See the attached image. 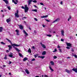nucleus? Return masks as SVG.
<instances>
[{
	"label": "nucleus",
	"mask_w": 77,
	"mask_h": 77,
	"mask_svg": "<svg viewBox=\"0 0 77 77\" xmlns=\"http://www.w3.org/2000/svg\"><path fill=\"white\" fill-rule=\"evenodd\" d=\"M6 40H7V41H8V42H10V44H11V45L12 46L13 45H15V46L16 47H20V45H17L16 44H12V42H11V40H9V39L6 38Z\"/></svg>",
	"instance_id": "obj_1"
},
{
	"label": "nucleus",
	"mask_w": 77,
	"mask_h": 77,
	"mask_svg": "<svg viewBox=\"0 0 77 77\" xmlns=\"http://www.w3.org/2000/svg\"><path fill=\"white\" fill-rule=\"evenodd\" d=\"M25 10V12L26 13V12H28L29 11V8L27 7V5L25 6V8L24 9Z\"/></svg>",
	"instance_id": "obj_2"
},
{
	"label": "nucleus",
	"mask_w": 77,
	"mask_h": 77,
	"mask_svg": "<svg viewBox=\"0 0 77 77\" xmlns=\"http://www.w3.org/2000/svg\"><path fill=\"white\" fill-rule=\"evenodd\" d=\"M60 21V18H57L55 20L53 21L52 23H54L56 22H58V21Z\"/></svg>",
	"instance_id": "obj_3"
},
{
	"label": "nucleus",
	"mask_w": 77,
	"mask_h": 77,
	"mask_svg": "<svg viewBox=\"0 0 77 77\" xmlns=\"http://www.w3.org/2000/svg\"><path fill=\"white\" fill-rule=\"evenodd\" d=\"M15 32H16V34L17 36H20V31L18 29H16L15 30Z\"/></svg>",
	"instance_id": "obj_4"
},
{
	"label": "nucleus",
	"mask_w": 77,
	"mask_h": 77,
	"mask_svg": "<svg viewBox=\"0 0 77 77\" xmlns=\"http://www.w3.org/2000/svg\"><path fill=\"white\" fill-rule=\"evenodd\" d=\"M66 45L68 47H72V45H71V43L66 42Z\"/></svg>",
	"instance_id": "obj_5"
},
{
	"label": "nucleus",
	"mask_w": 77,
	"mask_h": 77,
	"mask_svg": "<svg viewBox=\"0 0 77 77\" xmlns=\"http://www.w3.org/2000/svg\"><path fill=\"white\" fill-rule=\"evenodd\" d=\"M61 33V35H62V36H65L64 35V30H63V29H62L61 31H60Z\"/></svg>",
	"instance_id": "obj_6"
},
{
	"label": "nucleus",
	"mask_w": 77,
	"mask_h": 77,
	"mask_svg": "<svg viewBox=\"0 0 77 77\" xmlns=\"http://www.w3.org/2000/svg\"><path fill=\"white\" fill-rule=\"evenodd\" d=\"M12 46L14 48H15V50H17V51L18 52H19V51H20V50H19V49L18 48H17V47H15V45H13Z\"/></svg>",
	"instance_id": "obj_7"
},
{
	"label": "nucleus",
	"mask_w": 77,
	"mask_h": 77,
	"mask_svg": "<svg viewBox=\"0 0 77 77\" xmlns=\"http://www.w3.org/2000/svg\"><path fill=\"white\" fill-rule=\"evenodd\" d=\"M23 32L24 34H25V37L27 36H28V34H27V32H26L25 30H23Z\"/></svg>",
	"instance_id": "obj_8"
},
{
	"label": "nucleus",
	"mask_w": 77,
	"mask_h": 77,
	"mask_svg": "<svg viewBox=\"0 0 77 77\" xmlns=\"http://www.w3.org/2000/svg\"><path fill=\"white\" fill-rule=\"evenodd\" d=\"M18 26H19V28L20 29H21V30H23V26L21 25H18Z\"/></svg>",
	"instance_id": "obj_9"
},
{
	"label": "nucleus",
	"mask_w": 77,
	"mask_h": 77,
	"mask_svg": "<svg viewBox=\"0 0 77 77\" xmlns=\"http://www.w3.org/2000/svg\"><path fill=\"white\" fill-rule=\"evenodd\" d=\"M3 0V1H4V2H5V3L6 5H8V4H9V2L8 1V0Z\"/></svg>",
	"instance_id": "obj_10"
},
{
	"label": "nucleus",
	"mask_w": 77,
	"mask_h": 77,
	"mask_svg": "<svg viewBox=\"0 0 77 77\" xmlns=\"http://www.w3.org/2000/svg\"><path fill=\"white\" fill-rule=\"evenodd\" d=\"M25 71L26 74H30V73L29 72V70H28V69H26L25 70Z\"/></svg>",
	"instance_id": "obj_11"
},
{
	"label": "nucleus",
	"mask_w": 77,
	"mask_h": 77,
	"mask_svg": "<svg viewBox=\"0 0 77 77\" xmlns=\"http://www.w3.org/2000/svg\"><path fill=\"white\" fill-rule=\"evenodd\" d=\"M49 68H50V70H51V71L52 72H53V71H54V70H53V69H52V68H51V66H49Z\"/></svg>",
	"instance_id": "obj_12"
},
{
	"label": "nucleus",
	"mask_w": 77,
	"mask_h": 77,
	"mask_svg": "<svg viewBox=\"0 0 77 77\" xmlns=\"http://www.w3.org/2000/svg\"><path fill=\"white\" fill-rule=\"evenodd\" d=\"M32 1V0H29L27 2L28 3V5H30L31 4V2Z\"/></svg>",
	"instance_id": "obj_13"
},
{
	"label": "nucleus",
	"mask_w": 77,
	"mask_h": 77,
	"mask_svg": "<svg viewBox=\"0 0 77 77\" xmlns=\"http://www.w3.org/2000/svg\"><path fill=\"white\" fill-rule=\"evenodd\" d=\"M15 17H17V18H19V17H20V16L18 15V14L15 13Z\"/></svg>",
	"instance_id": "obj_14"
},
{
	"label": "nucleus",
	"mask_w": 77,
	"mask_h": 77,
	"mask_svg": "<svg viewBox=\"0 0 77 77\" xmlns=\"http://www.w3.org/2000/svg\"><path fill=\"white\" fill-rule=\"evenodd\" d=\"M8 47H9V50H11L12 48V46L11 45H8Z\"/></svg>",
	"instance_id": "obj_15"
},
{
	"label": "nucleus",
	"mask_w": 77,
	"mask_h": 77,
	"mask_svg": "<svg viewBox=\"0 0 77 77\" xmlns=\"http://www.w3.org/2000/svg\"><path fill=\"white\" fill-rule=\"evenodd\" d=\"M72 70L74 71H75V72H77V68L76 69H72Z\"/></svg>",
	"instance_id": "obj_16"
},
{
	"label": "nucleus",
	"mask_w": 77,
	"mask_h": 77,
	"mask_svg": "<svg viewBox=\"0 0 77 77\" xmlns=\"http://www.w3.org/2000/svg\"><path fill=\"white\" fill-rule=\"evenodd\" d=\"M48 17V16L47 15L41 16V18H47V17Z\"/></svg>",
	"instance_id": "obj_17"
},
{
	"label": "nucleus",
	"mask_w": 77,
	"mask_h": 77,
	"mask_svg": "<svg viewBox=\"0 0 77 77\" xmlns=\"http://www.w3.org/2000/svg\"><path fill=\"white\" fill-rule=\"evenodd\" d=\"M42 55H43V56H44V55H45V54H46V51H44L42 52Z\"/></svg>",
	"instance_id": "obj_18"
},
{
	"label": "nucleus",
	"mask_w": 77,
	"mask_h": 77,
	"mask_svg": "<svg viewBox=\"0 0 77 77\" xmlns=\"http://www.w3.org/2000/svg\"><path fill=\"white\" fill-rule=\"evenodd\" d=\"M50 63H51V65H53V66H54V62L53 61H51L50 62Z\"/></svg>",
	"instance_id": "obj_19"
},
{
	"label": "nucleus",
	"mask_w": 77,
	"mask_h": 77,
	"mask_svg": "<svg viewBox=\"0 0 77 77\" xmlns=\"http://www.w3.org/2000/svg\"><path fill=\"white\" fill-rule=\"evenodd\" d=\"M8 56H9V57H12V58H15V57H13V55H11V54H9L8 55Z\"/></svg>",
	"instance_id": "obj_20"
},
{
	"label": "nucleus",
	"mask_w": 77,
	"mask_h": 77,
	"mask_svg": "<svg viewBox=\"0 0 77 77\" xmlns=\"http://www.w3.org/2000/svg\"><path fill=\"white\" fill-rule=\"evenodd\" d=\"M6 21L8 23L10 22V21H11V19H7L6 20Z\"/></svg>",
	"instance_id": "obj_21"
},
{
	"label": "nucleus",
	"mask_w": 77,
	"mask_h": 77,
	"mask_svg": "<svg viewBox=\"0 0 77 77\" xmlns=\"http://www.w3.org/2000/svg\"><path fill=\"white\" fill-rule=\"evenodd\" d=\"M66 71L67 72V73H69V74H70V73L71 72H70V71L68 70L67 69H66Z\"/></svg>",
	"instance_id": "obj_22"
},
{
	"label": "nucleus",
	"mask_w": 77,
	"mask_h": 77,
	"mask_svg": "<svg viewBox=\"0 0 77 77\" xmlns=\"http://www.w3.org/2000/svg\"><path fill=\"white\" fill-rule=\"evenodd\" d=\"M3 31V27H0V32H2Z\"/></svg>",
	"instance_id": "obj_23"
},
{
	"label": "nucleus",
	"mask_w": 77,
	"mask_h": 77,
	"mask_svg": "<svg viewBox=\"0 0 77 77\" xmlns=\"http://www.w3.org/2000/svg\"><path fill=\"white\" fill-rule=\"evenodd\" d=\"M27 60V57H25L23 59V61L25 62V61H26V60Z\"/></svg>",
	"instance_id": "obj_24"
},
{
	"label": "nucleus",
	"mask_w": 77,
	"mask_h": 77,
	"mask_svg": "<svg viewBox=\"0 0 77 77\" xmlns=\"http://www.w3.org/2000/svg\"><path fill=\"white\" fill-rule=\"evenodd\" d=\"M42 46L43 48H46V47L45 46V45H44V44L43 45H42Z\"/></svg>",
	"instance_id": "obj_25"
},
{
	"label": "nucleus",
	"mask_w": 77,
	"mask_h": 77,
	"mask_svg": "<svg viewBox=\"0 0 77 77\" xmlns=\"http://www.w3.org/2000/svg\"><path fill=\"white\" fill-rule=\"evenodd\" d=\"M19 55L20 56V57H23V56L22 54H21L20 53H19Z\"/></svg>",
	"instance_id": "obj_26"
},
{
	"label": "nucleus",
	"mask_w": 77,
	"mask_h": 77,
	"mask_svg": "<svg viewBox=\"0 0 77 77\" xmlns=\"http://www.w3.org/2000/svg\"><path fill=\"white\" fill-rule=\"evenodd\" d=\"M28 53H31V50H30V49H29L28 50Z\"/></svg>",
	"instance_id": "obj_27"
},
{
	"label": "nucleus",
	"mask_w": 77,
	"mask_h": 77,
	"mask_svg": "<svg viewBox=\"0 0 77 77\" xmlns=\"http://www.w3.org/2000/svg\"><path fill=\"white\" fill-rule=\"evenodd\" d=\"M72 56H74L75 58H76V59H77V56L76 55L73 54L72 55Z\"/></svg>",
	"instance_id": "obj_28"
},
{
	"label": "nucleus",
	"mask_w": 77,
	"mask_h": 77,
	"mask_svg": "<svg viewBox=\"0 0 77 77\" xmlns=\"http://www.w3.org/2000/svg\"><path fill=\"white\" fill-rule=\"evenodd\" d=\"M12 2H13L14 3V4H15V5H17V3L15 1V0H12Z\"/></svg>",
	"instance_id": "obj_29"
},
{
	"label": "nucleus",
	"mask_w": 77,
	"mask_h": 77,
	"mask_svg": "<svg viewBox=\"0 0 77 77\" xmlns=\"http://www.w3.org/2000/svg\"><path fill=\"white\" fill-rule=\"evenodd\" d=\"M46 36H48V37H51V36H52L51 35H50V34H47L46 35Z\"/></svg>",
	"instance_id": "obj_30"
},
{
	"label": "nucleus",
	"mask_w": 77,
	"mask_h": 77,
	"mask_svg": "<svg viewBox=\"0 0 77 77\" xmlns=\"http://www.w3.org/2000/svg\"><path fill=\"white\" fill-rule=\"evenodd\" d=\"M71 48V47H70V46H67L66 47V48H67V49H69L70 48Z\"/></svg>",
	"instance_id": "obj_31"
},
{
	"label": "nucleus",
	"mask_w": 77,
	"mask_h": 77,
	"mask_svg": "<svg viewBox=\"0 0 77 77\" xmlns=\"http://www.w3.org/2000/svg\"><path fill=\"white\" fill-rule=\"evenodd\" d=\"M32 11H34V12H37V9L32 10Z\"/></svg>",
	"instance_id": "obj_32"
},
{
	"label": "nucleus",
	"mask_w": 77,
	"mask_h": 77,
	"mask_svg": "<svg viewBox=\"0 0 77 77\" xmlns=\"http://www.w3.org/2000/svg\"><path fill=\"white\" fill-rule=\"evenodd\" d=\"M1 44H3V45H5V43H4L3 42H1Z\"/></svg>",
	"instance_id": "obj_33"
},
{
	"label": "nucleus",
	"mask_w": 77,
	"mask_h": 77,
	"mask_svg": "<svg viewBox=\"0 0 77 77\" xmlns=\"http://www.w3.org/2000/svg\"><path fill=\"white\" fill-rule=\"evenodd\" d=\"M70 19H71V16H69V18L68 19V21H69V20Z\"/></svg>",
	"instance_id": "obj_34"
},
{
	"label": "nucleus",
	"mask_w": 77,
	"mask_h": 77,
	"mask_svg": "<svg viewBox=\"0 0 77 77\" xmlns=\"http://www.w3.org/2000/svg\"><path fill=\"white\" fill-rule=\"evenodd\" d=\"M7 8L8 9V10H11V7L10 6H8Z\"/></svg>",
	"instance_id": "obj_35"
},
{
	"label": "nucleus",
	"mask_w": 77,
	"mask_h": 77,
	"mask_svg": "<svg viewBox=\"0 0 77 77\" xmlns=\"http://www.w3.org/2000/svg\"><path fill=\"white\" fill-rule=\"evenodd\" d=\"M34 33L35 34H36V33H37V31L36 30H34Z\"/></svg>",
	"instance_id": "obj_36"
},
{
	"label": "nucleus",
	"mask_w": 77,
	"mask_h": 77,
	"mask_svg": "<svg viewBox=\"0 0 77 77\" xmlns=\"http://www.w3.org/2000/svg\"><path fill=\"white\" fill-rule=\"evenodd\" d=\"M45 57V56H41V58L42 59H43Z\"/></svg>",
	"instance_id": "obj_37"
},
{
	"label": "nucleus",
	"mask_w": 77,
	"mask_h": 77,
	"mask_svg": "<svg viewBox=\"0 0 77 77\" xmlns=\"http://www.w3.org/2000/svg\"><path fill=\"white\" fill-rule=\"evenodd\" d=\"M59 50L60 51V53H62V51L61 49H59Z\"/></svg>",
	"instance_id": "obj_38"
},
{
	"label": "nucleus",
	"mask_w": 77,
	"mask_h": 77,
	"mask_svg": "<svg viewBox=\"0 0 77 77\" xmlns=\"http://www.w3.org/2000/svg\"><path fill=\"white\" fill-rule=\"evenodd\" d=\"M35 58H33L31 60V61H32V62L33 61H35Z\"/></svg>",
	"instance_id": "obj_39"
},
{
	"label": "nucleus",
	"mask_w": 77,
	"mask_h": 77,
	"mask_svg": "<svg viewBox=\"0 0 77 77\" xmlns=\"http://www.w3.org/2000/svg\"><path fill=\"white\" fill-rule=\"evenodd\" d=\"M32 2L33 3H36V2H37V1L36 0H35L33 1Z\"/></svg>",
	"instance_id": "obj_40"
},
{
	"label": "nucleus",
	"mask_w": 77,
	"mask_h": 77,
	"mask_svg": "<svg viewBox=\"0 0 77 77\" xmlns=\"http://www.w3.org/2000/svg\"><path fill=\"white\" fill-rule=\"evenodd\" d=\"M45 20H46V21L47 22H50V20H49L45 19Z\"/></svg>",
	"instance_id": "obj_41"
},
{
	"label": "nucleus",
	"mask_w": 77,
	"mask_h": 77,
	"mask_svg": "<svg viewBox=\"0 0 77 77\" xmlns=\"http://www.w3.org/2000/svg\"><path fill=\"white\" fill-rule=\"evenodd\" d=\"M24 18H27V17H23L22 18V20H24Z\"/></svg>",
	"instance_id": "obj_42"
},
{
	"label": "nucleus",
	"mask_w": 77,
	"mask_h": 77,
	"mask_svg": "<svg viewBox=\"0 0 77 77\" xmlns=\"http://www.w3.org/2000/svg\"><path fill=\"white\" fill-rule=\"evenodd\" d=\"M57 57L56 56H54V59H57Z\"/></svg>",
	"instance_id": "obj_43"
},
{
	"label": "nucleus",
	"mask_w": 77,
	"mask_h": 77,
	"mask_svg": "<svg viewBox=\"0 0 77 77\" xmlns=\"http://www.w3.org/2000/svg\"><path fill=\"white\" fill-rule=\"evenodd\" d=\"M56 51H57V50H56V49H55L54 50V51H53V52L54 53V52H56Z\"/></svg>",
	"instance_id": "obj_44"
},
{
	"label": "nucleus",
	"mask_w": 77,
	"mask_h": 77,
	"mask_svg": "<svg viewBox=\"0 0 77 77\" xmlns=\"http://www.w3.org/2000/svg\"><path fill=\"white\" fill-rule=\"evenodd\" d=\"M61 41H62V42H63L64 41V39H61Z\"/></svg>",
	"instance_id": "obj_45"
},
{
	"label": "nucleus",
	"mask_w": 77,
	"mask_h": 77,
	"mask_svg": "<svg viewBox=\"0 0 77 77\" xmlns=\"http://www.w3.org/2000/svg\"><path fill=\"white\" fill-rule=\"evenodd\" d=\"M57 48H60V46L59 45H58L57 47Z\"/></svg>",
	"instance_id": "obj_46"
},
{
	"label": "nucleus",
	"mask_w": 77,
	"mask_h": 77,
	"mask_svg": "<svg viewBox=\"0 0 77 77\" xmlns=\"http://www.w3.org/2000/svg\"><path fill=\"white\" fill-rule=\"evenodd\" d=\"M21 8H22V9H25V7H24V6H22L21 7Z\"/></svg>",
	"instance_id": "obj_47"
},
{
	"label": "nucleus",
	"mask_w": 77,
	"mask_h": 77,
	"mask_svg": "<svg viewBox=\"0 0 77 77\" xmlns=\"http://www.w3.org/2000/svg\"><path fill=\"white\" fill-rule=\"evenodd\" d=\"M5 59H7V57H6V55H5V57H4Z\"/></svg>",
	"instance_id": "obj_48"
},
{
	"label": "nucleus",
	"mask_w": 77,
	"mask_h": 77,
	"mask_svg": "<svg viewBox=\"0 0 77 77\" xmlns=\"http://www.w3.org/2000/svg\"><path fill=\"white\" fill-rule=\"evenodd\" d=\"M40 5H43V6H44V4H43V3H42L41 2V3H40Z\"/></svg>",
	"instance_id": "obj_49"
},
{
	"label": "nucleus",
	"mask_w": 77,
	"mask_h": 77,
	"mask_svg": "<svg viewBox=\"0 0 77 77\" xmlns=\"http://www.w3.org/2000/svg\"><path fill=\"white\" fill-rule=\"evenodd\" d=\"M18 12H19L18 10H17V13H15V14H18Z\"/></svg>",
	"instance_id": "obj_50"
},
{
	"label": "nucleus",
	"mask_w": 77,
	"mask_h": 77,
	"mask_svg": "<svg viewBox=\"0 0 77 77\" xmlns=\"http://www.w3.org/2000/svg\"><path fill=\"white\" fill-rule=\"evenodd\" d=\"M34 20H35V21H38V19H37V18H34Z\"/></svg>",
	"instance_id": "obj_51"
},
{
	"label": "nucleus",
	"mask_w": 77,
	"mask_h": 77,
	"mask_svg": "<svg viewBox=\"0 0 77 77\" xmlns=\"http://www.w3.org/2000/svg\"><path fill=\"white\" fill-rule=\"evenodd\" d=\"M60 5H63V2L61 1L60 3Z\"/></svg>",
	"instance_id": "obj_52"
},
{
	"label": "nucleus",
	"mask_w": 77,
	"mask_h": 77,
	"mask_svg": "<svg viewBox=\"0 0 77 77\" xmlns=\"http://www.w3.org/2000/svg\"><path fill=\"white\" fill-rule=\"evenodd\" d=\"M32 48L33 49H34V50H35V46H33L32 47Z\"/></svg>",
	"instance_id": "obj_53"
},
{
	"label": "nucleus",
	"mask_w": 77,
	"mask_h": 77,
	"mask_svg": "<svg viewBox=\"0 0 77 77\" xmlns=\"http://www.w3.org/2000/svg\"><path fill=\"white\" fill-rule=\"evenodd\" d=\"M34 57L35 58H36V57H37V55H34Z\"/></svg>",
	"instance_id": "obj_54"
},
{
	"label": "nucleus",
	"mask_w": 77,
	"mask_h": 77,
	"mask_svg": "<svg viewBox=\"0 0 77 77\" xmlns=\"http://www.w3.org/2000/svg\"><path fill=\"white\" fill-rule=\"evenodd\" d=\"M74 49H72L71 50V51H72V52H74Z\"/></svg>",
	"instance_id": "obj_55"
},
{
	"label": "nucleus",
	"mask_w": 77,
	"mask_h": 77,
	"mask_svg": "<svg viewBox=\"0 0 77 77\" xmlns=\"http://www.w3.org/2000/svg\"><path fill=\"white\" fill-rule=\"evenodd\" d=\"M6 51L7 53H8L9 52V50H7Z\"/></svg>",
	"instance_id": "obj_56"
},
{
	"label": "nucleus",
	"mask_w": 77,
	"mask_h": 77,
	"mask_svg": "<svg viewBox=\"0 0 77 77\" xmlns=\"http://www.w3.org/2000/svg\"><path fill=\"white\" fill-rule=\"evenodd\" d=\"M9 64H11L12 63V62H11V61H9Z\"/></svg>",
	"instance_id": "obj_57"
},
{
	"label": "nucleus",
	"mask_w": 77,
	"mask_h": 77,
	"mask_svg": "<svg viewBox=\"0 0 77 77\" xmlns=\"http://www.w3.org/2000/svg\"><path fill=\"white\" fill-rule=\"evenodd\" d=\"M45 77H48V75H45Z\"/></svg>",
	"instance_id": "obj_58"
},
{
	"label": "nucleus",
	"mask_w": 77,
	"mask_h": 77,
	"mask_svg": "<svg viewBox=\"0 0 77 77\" xmlns=\"http://www.w3.org/2000/svg\"><path fill=\"white\" fill-rule=\"evenodd\" d=\"M15 1L16 2H17V3H18V0H15Z\"/></svg>",
	"instance_id": "obj_59"
},
{
	"label": "nucleus",
	"mask_w": 77,
	"mask_h": 77,
	"mask_svg": "<svg viewBox=\"0 0 77 77\" xmlns=\"http://www.w3.org/2000/svg\"><path fill=\"white\" fill-rule=\"evenodd\" d=\"M49 32L50 33H51V30H49Z\"/></svg>",
	"instance_id": "obj_60"
},
{
	"label": "nucleus",
	"mask_w": 77,
	"mask_h": 77,
	"mask_svg": "<svg viewBox=\"0 0 77 77\" xmlns=\"http://www.w3.org/2000/svg\"><path fill=\"white\" fill-rule=\"evenodd\" d=\"M34 7H35V8H37V7H36V6L35 5H34Z\"/></svg>",
	"instance_id": "obj_61"
},
{
	"label": "nucleus",
	"mask_w": 77,
	"mask_h": 77,
	"mask_svg": "<svg viewBox=\"0 0 77 77\" xmlns=\"http://www.w3.org/2000/svg\"><path fill=\"white\" fill-rule=\"evenodd\" d=\"M42 26H43V27H45V26L44 25H43Z\"/></svg>",
	"instance_id": "obj_62"
},
{
	"label": "nucleus",
	"mask_w": 77,
	"mask_h": 77,
	"mask_svg": "<svg viewBox=\"0 0 77 77\" xmlns=\"http://www.w3.org/2000/svg\"><path fill=\"white\" fill-rule=\"evenodd\" d=\"M9 75H11V72L9 73Z\"/></svg>",
	"instance_id": "obj_63"
},
{
	"label": "nucleus",
	"mask_w": 77,
	"mask_h": 77,
	"mask_svg": "<svg viewBox=\"0 0 77 77\" xmlns=\"http://www.w3.org/2000/svg\"><path fill=\"white\" fill-rule=\"evenodd\" d=\"M3 67H5L6 66H5V65H3Z\"/></svg>",
	"instance_id": "obj_64"
}]
</instances>
